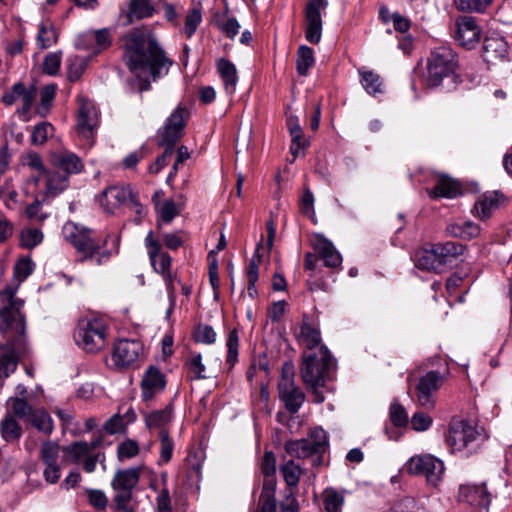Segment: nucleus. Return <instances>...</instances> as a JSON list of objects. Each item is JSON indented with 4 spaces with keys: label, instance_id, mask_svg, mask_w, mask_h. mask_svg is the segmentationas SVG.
Segmentation results:
<instances>
[{
    "label": "nucleus",
    "instance_id": "obj_53",
    "mask_svg": "<svg viewBox=\"0 0 512 512\" xmlns=\"http://www.w3.org/2000/svg\"><path fill=\"white\" fill-rule=\"evenodd\" d=\"M492 0H454L458 10L468 12H483Z\"/></svg>",
    "mask_w": 512,
    "mask_h": 512
},
{
    "label": "nucleus",
    "instance_id": "obj_16",
    "mask_svg": "<svg viewBox=\"0 0 512 512\" xmlns=\"http://www.w3.org/2000/svg\"><path fill=\"white\" fill-rule=\"evenodd\" d=\"M143 350V345L138 340H119L114 346V362L119 367L131 366L140 359Z\"/></svg>",
    "mask_w": 512,
    "mask_h": 512
},
{
    "label": "nucleus",
    "instance_id": "obj_29",
    "mask_svg": "<svg viewBox=\"0 0 512 512\" xmlns=\"http://www.w3.org/2000/svg\"><path fill=\"white\" fill-rule=\"evenodd\" d=\"M217 70L223 81L225 91L231 95L236 90L238 82L237 70L235 65L226 59H220L217 63Z\"/></svg>",
    "mask_w": 512,
    "mask_h": 512
},
{
    "label": "nucleus",
    "instance_id": "obj_36",
    "mask_svg": "<svg viewBox=\"0 0 512 512\" xmlns=\"http://www.w3.org/2000/svg\"><path fill=\"white\" fill-rule=\"evenodd\" d=\"M156 12L152 0H130L128 17L130 19H145L152 17Z\"/></svg>",
    "mask_w": 512,
    "mask_h": 512
},
{
    "label": "nucleus",
    "instance_id": "obj_64",
    "mask_svg": "<svg viewBox=\"0 0 512 512\" xmlns=\"http://www.w3.org/2000/svg\"><path fill=\"white\" fill-rule=\"evenodd\" d=\"M290 136H291L290 152L293 155V157L296 158L299 156V154L303 153V151L308 146V142L303 138V132L290 134Z\"/></svg>",
    "mask_w": 512,
    "mask_h": 512
},
{
    "label": "nucleus",
    "instance_id": "obj_58",
    "mask_svg": "<svg viewBox=\"0 0 512 512\" xmlns=\"http://www.w3.org/2000/svg\"><path fill=\"white\" fill-rule=\"evenodd\" d=\"M34 270V263L29 258L20 259L14 267V277L23 282Z\"/></svg>",
    "mask_w": 512,
    "mask_h": 512
},
{
    "label": "nucleus",
    "instance_id": "obj_26",
    "mask_svg": "<svg viewBox=\"0 0 512 512\" xmlns=\"http://www.w3.org/2000/svg\"><path fill=\"white\" fill-rule=\"evenodd\" d=\"M465 250V246L458 242L448 241L441 243L440 258L442 272L446 271L448 268L452 267L454 263L460 260Z\"/></svg>",
    "mask_w": 512,
    "mask_h": 512
},
{
    "label": "nucleus",
    "instance_id": "obj_11",
    "mask_svg": "<svg viewBox=\"0 0 512 512\" xmlns=\"http://www.w3.org/2000/svg\"><path fill=\"white\" fill-rule=\"evenodd\" d=\"M328 6L327 0H310L305 9V38L312 44H317L322 36V11Z\"/></svg>",
    "mask_w": 512,
    "mask_h": 512
},
{
    "label": "nucleus",
    "instance_id": "obj_34",
    "mask_svg": "<svg viewBox=\"0 0 512 512\" xmlns=\"http://www.w3.org/2000/svg\"><path fill=\"white\" fill-rule=\"evenodd\" d=\"M286 452L292 457L297 458H308L314 454H318L313 446L311 439H300L294 441H288L285 444Z\"/></svg>",
    "mask_w": 512,
    "mask_h": 512
},
{
    "label": "nucleus",
    "instance_id": "obj_43",
    "mask_svg": "<svg viewBox=\"0 0 512 512\" xmlns=\"http://www.w3.org/2000/svg\"><path fill=\"white\" fill-rule=\"evenodd\" d=\"M314 61V52L312 48L306 45L300 46L296 61L297 72L302 76H306L308 70L313 66Z\"/></svg>",
    "mask_w": 512,
    "mask_h": 512
},
{
    "label": "nucleus",
    "instance_id": "obj_5",
    "mask_svg": "<svg viewBox=\"0 0 512 512\" xmlns=\"http://www.w3.org/2000/svg\"><path fill=\"white\" fill-rule=\"evenodd\" d=\"M109 337V322L100 316L80 318L74 331L76 345L83 351L92 354L104 349Z\"/></svg>",
    "mask_w": 512,
    "mask_h": 512
},
{
    "label": "nucleus",
    "instance_id": "obj_42",
    "mask_svg": "<svg viewBox=\"0 0 512 512\" xmlns=\"http://www.w3.org/2000/svg\"><path fill=\"white\" fill-rule=\"evenodd\" d=\"M28 421L40 432L50 434L53 431V421L42 408L35 409Z\"/></svg>",
    "mask_w": 512,
    "mask_h": 512
},
{
    "label": "nucleus",
    "instance_id": "obj_3",
    "mask_svg": "<svg viewBox=\"0 0 512 512\" xmlns=\"http://www.w3.org/2000/svg\"><path fill=\"white\" fill-rule=\"evenodd\" d=\"M488 435L475 421L453 418L445 433V442L450 452L469 457L477 453Z\"/></svg>",
    "mask_w": 512,
    "mask_h": 512
},
{
    "label": "nucleus",
    "instance_id": "obj_13",
    "mask_svg": "<svg viewBox=\"0 0 512 512\" xmlns=\"http://www.w3.org/2000/svg\"><path fill=\"white\" fill-rule=\"evenodd\" d=\"M455 40L464 48H474L481 38V28L472 16H461L455 21Z\"/></svg>",
    "mask_w": 512,
    "mask_h": 512
},
{
    "label": "nucleus",
    "instance_id": "obj_15",
    "mask_svg": "<svg viewBox=\"0 0 512 512\" xmlns=\"http://www.w3.org/2000/svg\"><path fill=\"white\" fill-rule=\"evenodd\" d=\"M144 242L154 270L170 279L171 257L168 253L161 251V244L154 237L153 231L147 233Z\"/></svg>",
    "mask_w": 512,
    "mask_h": 512
},
{
    "label": "nucleus",
    "instance_id": "obj_41",
    "mask_svg": "<svg viewBox=\"0 0 512 512\" xmlns=\"http://www.w3.org/2000/svg\"><path fill=\"white\" fill-rule=\"evenodd\" d=\"M323 505L326 512H342L345 502L344 495L334 488H327L322 493Z\"/></svg>",
    "mask_w": 512,
    "mask_h": 512
},
{
    "label": "nucleus",
    "instance_id": "obj_50",
    "mask_svg": "<svg viewBox=\"0 0 512 512\" xmlns=\"http://www.w3.org/2000/svg\"><path fill=\"white\" fill-rule=\"evenodd\" d=\"M201 21V10L195 7L191 8L185 17L184 23V33L188 38L192 37V35L196 32Z\"/></svg>",
    "mask_w": 512,
    "mask_h": 512
},
{
    "label": "nucleus",
    "instance_id": "obj_8",
    "mask_svg": "<svg viewBox=\"0 0 512 512\" xmlns=\"http://www.w3.org/2000/svg\"><path fill=\"white\" fill-rule=\"evenodd\" d=\"M16 288L7 287L0 292V318L6 328L12 329L17 335L23 336L25 319L21 312L24 301L15 296Z\"/></svg>",
    "mask_w": 512,
    "mask_h": 512
},
{
    "label": "nucleus",
    "instance_id": "obj_24",
    "mask_svg": "<svg viewBox=\"0 0 512 512\" xmlns=\"http://www.w3.org/2000/svg\"><path fill=\"white\" fill-rule=\"evenodd\" d=\"M508 45L502 37L489 36L484 39L482 57L487 63H493L506 57Z\"/></svg>",
    "mask_w": 512,
    "mask_h": 512
},
{
    "label": "nucleus",
    "instance_id": "obj_25",
    "mask_svg": "<svg viewBox=\"0 0 512 512\" xmlns=\"http://www.w3.org/2000/svg\"><path fill=\"white\" fill-rule=\"evenodd\" d=\"M279 397L284 402L285 408L292 414L298 412L302 406L305 395L295 384L278 387Z\"/></svg>",
    "mask_w": 512,
    "mask_h": 512
},
{
    "label": "nucleus",
    "instance_id": "obj_61",
    "mask_svg": "<svg viewBox=\"0 0 512 512\" xmlns=\"http://www.w3.org/2000/svg\"><path fill=\"white\" fill-rule=\"evenodd\" d=\"M390 418L395 426L403 427L408 423V414L404 407L398 403H393L390 407Z\"/></svg>",
    "mask_w": 512,
    "mask_h": 512
},
{
    "label": "nucleus",
    "instance_id": "obj_14",
    "mask_svg": "<svg viewBox=\"0 0 512 512\" xmlns=\"http://www.w3.org/2000/svg\"><path fill=\"white\" fill-rule=\"evenodd\" d=\"M442 382V376L436 371H429L419 379L417 402L421 407L427 410L434 408L433 394L441 387Z\"/></svg>",
    "mask_w": 512,
    "mask_h": 512
},
{
    "label": "nucleus",
    "instance_id": "obj_22",
    "mask_svg": "<svg viewBox=\"0 0 512 512\" xmlns=\"http://www.w3.org/2000/svg\"><path fill=\"white\" fill-rule=\"evenodd\" d=\"M314 249L326 267L337 268L341 265L342 257L329 240L317 237L314 242Z\"/></svg>",
    "mask_w": 512,
    "mask_h": 512
},
{
    "label": "nucleus",
    "instance_id": "obj_63",
    "mask_svg": "<svg viewBox=\"0 0 512 512\" xmlns=\"http://www.w3.org/2000/svg\"><path fill=\"white\" fill-rule=\"evenodd\" d=\"M187 366L189 371L194 375L196 379H203L205 375L203 372L205 371V366L202 363V357L200 354H193L187 361Z\"/></svg>",
    "mask_w": 512,
    "mask_h": 512
},
{
    "label": "nucleus",
    "instance_id": "obj_62",
    "mask_svg": "<svg viewBox=\"0 0 512 512\" xmlns=\"http://www.w3.org/2000/svg\"><path fill=\"white\" fill-rule=\"evenodd\" d=\"M139 452V446L134 440H126L118 447L119 459H129L136 456Z\"/></svg>",
    "mask_w": 512,
    "mask_h": 512
},
{
    "label": "nucleus",
    "instance_id": "obj_35",
    "mask_svg": "<svg viewBox=\"0 0 512 512\" xmlns=\"http://www.w3.org/2000/svg\"><path fill=\"white\" fill-rule=\"evenodd\" d=\"M359 74L361 76V85L368 94L377 96L384 93L383 80L378 74L368 70H359Z\"/></svg>",
    "mask_w": 512,
    "mask_h": 512
},
{
    "label": "nucleus",
    "instance_id": "obj_9",
    "mask_svg": "<svg viewBox=\"0 0 512 512\" xmlns=\"http://www.w3.org/2000/svg\"><path fill=\"white\" fill-rule=\"evenodd\" d=\"M410 474L423 475L427 482L436 486L444 472V464L432 455L414 456L406 464Z\"/></svg>",
    "mask_w": 512,
    "mask_h": 512
},
{
    "label": "nucleus",
    "instance_id": "obj_33",
    "mask_svg": "<svg viewBox=\"0 0 512 512\" xmlns=\"http://www.w3.org/2000/svg\"><path fill=\"white\" fill-rule=\"evenodd\" d=\"M446 231L454 237L471 239L479 235L480 228L472 221H461L449 224Z\"/></svg>",
    "mask_w": 512,
    "mask_h": 512
},
{
    "label": "nucleus",
    "instance_id": "obj_59",
    "mask_svg": "<svg viewBox=\"0 0 512 512\" xmlns=\"http://www.w3.org/2000/svg\"><path fill=\"white\" fill-rule=\"evenodd\" d=\"M89 503L98 510H104L107 507L108 499L105 493L99 489H86Z\"/></svg>",
    "mask_w": 512,
    "mask_h": 512
},
{
    "label": "nucleus",
    "instance_id": "obj_39",
    "mask_svg": "<svg viewBox=\"0 0 512 512\" xmlns=\"http://www.w3.org/2000/svg\"><path fill=\"white\" fill-rule=\"evenodd\" d=\"M58 40V34L54 25L49 21H43L39 25L37 34L38 46L42 49L49 48Z\"/></svg>",
    "mask_w": 512,
    "mask_h": 512
},
{
    "label": "nucleus",
    "instance_id": "obj_52",
    "mask_svg": "<svg viewBox=\"0 0 512 512\" xmlns=\"http://www.w3.org/2000/svg\"><path fill=\"white\" fill-rule=\"evenodd\" d=\"M9 402L12 413L20 419L28 420L35 410L26 400L21 398H11Z\"/></svg>",
    "mask_w": 512,
    "mask_h": 512
},
{
    "label": "nucleus",
    "instance_id": "obj_32",
    "mask_svg": "<svg viewBox=\"0 0 512 512\" xmlns=\"http://www.w3.org/2000/svg\"><path fill=\"white\" fill-rule=\"evenodd\" d=\"M298 339L305 346V351H318L319 347L322 346L319 330L308 323L301 326Z\"/></svg>",
    "mask_w": 512,
    "mask_h": 512
},
{
    "label": "nucleus",
    "instance_id": "obj_48",
    "mask_svg": "<svg viewBox=\"0 0 512 512\" xmlns=\"http://www.w3.org/2000/svg\"><path fill=\"white\" fill-rule=\"evenodd\" d=\"M181 208L180 205L169 199L163 201L156 211L163 222L170 223L180 213Z\"/></svg>",
    "mask_w": 512,
    "mask_h": 512
},
{
    "label": "nucleus",
    "instance_id": "obj_27",
    "mask_svg": "<svg viewBox=\"0 0 512 512\" xmlns=\"http://www.w3.org/2000/svg\"><path fill=\"white\" fill-rule=\"evenodd\" d=\"M96 447V442H74L63 448V460L69 463L77 464L81 459H84L88 454H90Z\"/></svg>",
    "mask_w": 512,
    "mask_h": 512
},
{
    "label": "nucleus",
    "instance_id": "obj_6",
    "mask_svg": "<svg viewBox=\"0 0 512 512\" xmlns=\"http://www.w3.org/2000/svg\"><path fill=\"white\" fill-rule=\"evenodd\" d=\"M188 114L185 107L178 106L167 118L162 130L159 131L160 145L166 146L163 154L149 166L150 173H158L169 162L175 143L182 137L185 127V117Z\"/></svg>",
    "mask_w": 512,
    "mask_h": 512
},
{
    "label": "nucleus",
    "instance_id": "obj_47",
    "mask_svg": "<svg viewBox=\"0 0 512 512\" xmlns=\"http://www.w3.org/2000/svg\"><path fill=\"white\" fill-rule=\"evenodd\" d=\"M284 480L288 486H297L300 480L302 470L293 460L288 461L280 468Z\"/></svg>",
    "mask_w": 512,
    "mask_h": 512
},
{
    "label": "nucleus",
    "instance_id": "obj_30",
    "mask_svg": "<svg viewBox=\"0 0 512 512\" xmlns=\"http://www.w3.org/2000/svg\"><path fill=\"white\" fill-rule=\"evenodd\" d=\"M173 416V408L172 405H167L164 409L154 410L149 413H146L145 423L149 429H160L167 430L166 426L171 422Z\"/></svg>",
    "mask_w": 512,
    "mask_h": 512
},
{
    "label": "nucleus",
    "instance_id": "obj_40",
    "mask_svg": "<svg viewBox=\"0 0 512 512\" xmlns=\"http://www.w3.org/2000/svg\"><path fill=\"white\" fill-rule=\"evenodd\" d=\"M18 356L14 344L0 354V378H7L16 370Z\"/></svg>",
    "mask_w": 512,
    "mask_h": 512
},
{
    "label": "nucleus",
    "instance_id": "obj_45",
    "mask_svg": "<svg viewBox=\"0 0 512 512\" xmlns=\"http://www.w3.org/2000/svg\"><path fill=\"white\" fill-rule=\"evenodd\" d=\"M44 235L40 229L26 228L21 231L20 243L23 247L33 249L43 241Z\"/></svg>",
    "mask_w": 512,
    "mask_h": 512
},
{
    "label": "nucleus",
    "instance_id": "obj_31",
    "mask_svg": "<svg viewBox=\"0 0 512 512\" xmlns=\"http://www.w3.org/2000/svg\"><path fill=\"white\" fill-rule=\"evenodd\" d=\"M260 248H262V245L259 243L257 245V249H256L254 255L252 256L250 263L248 264L247 269H246V277H247V283H248L247 291H248V295L251 298H255L258 294L257 289H256V282L258 281L259 264L262 259V256L259 253Z\"/></svg>",
    "mask_w": 512,
    "mask_h": 512
},
{
    "label": "nucleus",
    "instance_id": "obj_12",
    "mask_svg": "<svg viewBox=\"0 0 512 512\" xmlns=\"http://www.w3.org/2000/svg\"><path fill=\"white\" fill-rule=\"evenodd\" d=\"M98 126V114L95 106L90 101H80L78 119H77V132L88 142L91 147L94 143V132Z\"/></svg>",
    "mask_w": 512,
    "mask_h": 512
},
{
    "label": "nucleus",
    "instance_id": "obj_51",
    "mask_svg": "<svg viewBox=\"0 0 512 512\" xmlns=\"http://www.w3.org/2000/svg\"><path fill=\"white\" fill-rule=\"evenodd\" d=\"M54 128L48 122H42L33 129L31 141L35 145L44 144L47 139L53 135Z\"/></svg>",
    "mask_w": 512,
    "mask_h": 512
},
{
    "label": "nucleus",
    "instance_id": "obj_56",
    "mask_svg": "<svg viewBox=\"0 0 512 512\" xmlns=\"http://www.w3.org/2000/svg\"><path fill=\"white\" fill-rule=\"evenodd\" d=\"M216 332L209 325L200 324L196 327L193 337L196 342L203 344H213L216 341Z\"/></svg>",
    "mask_w": 512,
    "mask_h": 512
},
{
    "label": "nucleus",
    "instance_id": "obj_17",
    "mask_svg": "<svg viewBox=\"0 0 512 512\" xmlns=\"http://www.w3.org/2000/svg\"><path fill=\"white\" fill-rule=\"evenodd\" d=\"M458 499L471 506L487 508L492 499V493L485 482L480 484L467 483L459 487Z\"/></svg>",
    "mask_w": 512,
    "mask_h": 512
},
{
    "label": "nucleus",
    "instance_id": "obj_19",
    "mask_svg": "<svg viewBox=\"0 0 512 512\" xmlns=\"http://www.w3.org/2000/svg\"><path fill=\"white\" fill-rule=\"evenodd\" d=\"M131 196V188L124 186H111L105 189L100 197L101 207L108 213H114L122 204H126Z\"/></svg>",
    "mask_w": 512,
    "mask_h": 512
},
{
    "label": "nucleus",
    "instance_id": "obj_18",
    "mask_svg": "<svg viewBox=\"0 0 512 512\" xmlns=\"http://www.w3.org/2000/svg\"><path fill=\"white\" fill-rule=\"evenodd\" d=\"M166 380L164 374L155 366L146 369L141 380V397L144 401L151 400L164 390Z\"/></svg>",
    "mask_w": 512,
    "mask_h": 512
},
{
    "label": "nucleus",
    "instance_id": "obj_46",
    "mask_svg": "<svg viewBox=\"0 0 512 512\" xmlns=\"http://www.w3.org/2000/svg\"><path fill=\"white\" fill-rule=\"evenodd\" d=\"M88 65V59L74 56L68 59V78L70 81H77Z\"/></svg>",
    "mask_w": 512,
    "mask_h": 512
},
{
    "label": "nucleus",
    "instance_id": "obj_55",
    "mask_svg": "<svg viewBox=\"0 0 512 512\" xmlns=\"http://www.w3.org/2000/svg\"><path fill=\"white\" fill-rule=\"evenodd\" d=\"M36 87L30 86L29 88H25V86L22 84V92L19 93L20 98L18 102L21 103V108L18 110L21 114H26L31 109L34 100L36 98Z\"/></svg>",
    "mask_w": 512,
    "mask_h": 512
},
{
    "label": "nucleus",
    "instance_id": "obj_37",
    "mask_svg": "<svg viewBox=\"0 0 512 512\" xmlns=\"http://www.w3.org/2000/svg\"><path fill=\"white\" fill-rule=\"evenodd\" d=\"M0 432L6 442L18 441L22 436V428L12 415H6L0 423Z\"/></svg>",
    "mask_w": 512,
    "mask_h": 512
},
{
    "label": "nucleus",
    "instance_id": "obj_1",
    "mask_svg": "<svg viewBox=\"0 0 512 512\" xmlns=\"http://www.w3.org/2000/svg\"><path fill=\"white\" fill-rule=\"evenodd\" d=\"M124 60L138 78L147 75L154 80L166 75L172 61L166 56L148 30L134 29L124 37Z\"/></svg>",
    "mask_w": 512,
    "mask_h": 512
},
{
    "label": "nucleus",
    "instance_id": "obj_20",
    "mask_svg": "<svg viewBox=\"0 0 512 512\" xmlns=\"http://www.w3.org/2000/svg\"><path fill=\"white\" fill-rule=\"evenodd\" d=\"M52 165L63 171L68 177L73 174H79L84 169L82 160L73 152L61 151L51 155Z\"/></svg>",
    "mask_w": 512,
    "mask_h": 512
},
{
    "label": "nucleus",
    "instance_id": "obj_2",
    "mask_svg": "<svg viewBox=\"0 0 512 512\" xmlns=\"http://www.w3.org/2000/svg\"><path fill=\"white\" fill-rule=\"evenodd\" d=\"M62 235L81 255L79 261L82 263L93 260L96 265H102L108 262L112 256L111 250L104 249V246L112 237L110 234L100 242L95 238L94 232L90 228L68 221L63 225Z\"/></svg>",
    "mask_w": 512,
    "mask_h": 512
},
{
    "label": "nucleus",
    "instance_id": "obj_44",
    "mask_svg": "<svg viewBox=\"0 0 512 512\" xmlns=\"http://www.w3.org/2000/svg\"><path fill=\"white\" fill-rule=\"evenodd\" d=\"M60 446L53 441H46L40 447V458L45 465L58 464Z\"/></svg>",
    "mask_w": 512,
    "mask_h": 512
},
{
    "label": "nucleus",
    "instance_id": "obj_4",
    "mask_svg": "<svg viewBox=\"0 0 512 512\" xmlns=\"http://www.w3.org/2000/svg\"><path fill=\"white\" fill-rule=\"evenodd\" d=\"M334 362L325 346H320L318 351H305L301 366V376L314 396L316 403H322L325 398L319 391L324 387L327 380L331 378V371Z\"/></svg>",
    "mask_w": 512,
    "mask_h": 512
},
{
    "label": "nucleus",
    "instance_id": "obj_54",
    "mask_svg": "<svg viewBox=\"0 0 512 512\" xmlns=\"http://www.w3.org/2000/svg\"><path fill=\"white\" fill-rule=\"evenodd\" d=\"M160 440V460L162 463H168L172 457L174 443L169 437L167 430H162L159 433Z\"/></svg>",
    "mask_w": 512,
    "mask_h": 512
},
{
    "label": "nucleus",
    "instance_id": "obj_60",
    "mask_svg": "<svg viewBox=\"0 0 512 512\" xmlns=\"http://www.w3.org/2000/svg\"><path fill=\"white\" fill-rule=\"evenodd\" d=\"M308 439H311L317 453L322 454L325 452L327 448V436L326 432L322 428H314Z\"/></svg>",
    "mask_w": 512,
    "mask_h": 512
},
{
    "label": "nucleus",
    "instance_id": "obj_38",
    "mask_svg": "<svg viewBox=\"0 0 512 512\" xmlns=\"http://www.w3.org/2000/svg\"><path fill=\"white\" fill-rule=\"evenodd\" d=\"M69 186V177L59 172L47 173L46 193L55 197L62 193Z\"/></svg>",
    "mask_w": 512,
    "mask_h": 512
},
{
    "label": "nucleus",
    "instance_id": "obj_23",
    "mask_svg": "<svg viewBox=\"0 0 512 512\" xmlns=\"http://www.w3.org/2000/svg\"><path fill=\"white\" fill-rule=\"evenodd\" d=\"M430 198H455L461 194V186L458 182L446 175H438L433 189H427Z\"/></svg>",
    "mask_w": 512,
    "mask_h": 512
},
{
    "label": "nucleus",
    "instance_id": "obj_7",
    "mask_svg": "<svg viewBox=\"0 0 512 512\" xmlns=\"http://www.w3.org/2000/svg\"><path fill=\"white\" fill-rule=\"evenodd\" d=\"M456 68L457 60L453 50L447 47L436 48L427 60L424 82L428 87H438L445 79L455 77Z\"/></svg>",
    "mask_w": 512,
    "mask_h": 512
},
{
    "label": "nucleus",
    "instance_id": "obj_57",
    "mask_svg": "<svg viewBox=\"0 0 512 512\" xmlns=\"http://www.w3.org/2000/svg\"><path fill=\"white\" fill-rule=\"evenodd\" d=\"M62 52H51L44 57L43 71L48 75H56L60 69Z\"/></svg>",
    "mask_w": 512,
    "mask_h": 512
},
{
    "label": "nucleus",
    "instance_id": "obj_21",
    "mask_svg": "<svg viewBox=\"0 0 512 512\" xmlns=\"http://www.w3.org/2000/svg\"><path fill=\"white\" fill-rule=\"evenodd\" d=\"M504 201L505 197L499 191L484 193L478 198L474 205L476 215L480 219H488L492 212L496 210Z\"/></svg>",
    "mask_w": 512,
    "mask_h": 512
},
{
    "label": "nucleus",
    "instance_id": "obj_10",
    "mask_svg": "<svg viewBox=\"0 0 512 512\" xmlns=\"http://www.w3.org/2000/svg\"><path fill=\"white\" fill-rule=\"evenodd\" d=\"M139 482V471L135 468L119 470L115 473L111 486L116 492L115 503L117 507H124L131 499L133 488Z\"/></svg>",
    "mask_w": 512,
    "mask_h": 512
},
{
    "label": "nucleus",
    "instance_id": "obj_28",
    "mask_svg": "<svg viewBox=\"0 0 512 512\" xmlns=\"http://www.w3.org/2000/svg\"><path fill=\"white\" fill-rule=\"evenodd\" d=\"M412 259L415 266L421 270L442 273V271H440L439 262L434 258L431 245L416 250Z\"/></svg>",
    "mask_w": 512,
    "mask_h": 512
},
{
    "label": "nucleus",
    "instance_id": "obj_49",
    "mask_svg": "<svg viewBox=\"0 0 512 512\" xmlns=\"http://www.w3.org/2000/svg\"><path fill=\"white\" fill-rule=\"evenodd\" d=\"M227 363L233 366L238 359L239 335L237 329L229 331L226 339Z\"/></svg>",
    "mask_w": 512,
    "mask_h": 512
}]
</instances>
